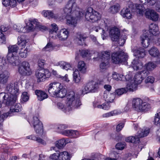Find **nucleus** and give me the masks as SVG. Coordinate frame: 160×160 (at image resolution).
I'll return each mask as SVG.
<instances>
[{"mask_svg": "<svg viewBox=\"0 0 160 160\" xmlns=\"http://www.w3.org/2000/svg\"><path fill=\"white\" fill-rule=\"evenodd\" d=\"M110 52L108 51H103L102 52L101 54V58L102 61H108L110 59Z\"/></svg>", "mask_w": 160, "mask_h": 160, "instance_id": "34", "label": "nucleus"}, {"mask_svg": "<svg viewBox=\"0 0 160 160\" xmlns=\"http://www.w3.org/2000/svg\"><path fill=\"white\" fill-rule=\"evenodd\" d=\"M80 52L81 55L82 57H88L90 56V53L89 51L86 50H82L81 51H79Z\"/></svg>", "mask_w": 160, "mask_h": 160, "instance_id": "52", "label": "nucleus"}, {"mask_svg": "<svg viewBox=\"0 0 160 160\" xmlns=\"http://www.w3.org/2000/svg\"><path fill=\"white\" fill-rule=\"evenodd\" d=\"M72 130H66L63 131L62 133L63 135L68 136H70Z\"/></svg>", "mask_w": 160, "mask_h": 160, "instance_id": "63", "label": "nucleus"}, {"mask_svg": "<svg viewBox=\"0 0 160 160\" xmlns=\"http://www.w3.org/2000/svg\"><path fill=\"white\" fill-rule=\"evenodd\" d=\"M119 5H116L111 7L109 9V12L112 13L117 12L119 10Z\"/></svg>", "mask_w": 160, "mask_h": 160, "instance_id": "50", "label": "nucleus"}, {"mask_svg": "<svg viewBox=\"0 0 160 160\" xmlns=\"http://www.w3.org/2000/svg\"><path fill=\"white\" fill-rule=\"evenodd\" d=\"M59 160H70L71 155L66 151L59 152Z\"/></svg>", "mask_w": 160, "mask_h": 160, "instance_id": "23", "label": "nucleus"}, {"mask_svg": "<svg viewBox=\"0 0 160 160\" xmlns=\"http://www.w3.org/2000/svg\"><path fill=\"white\" fill-rule=\"evenodd\" d=\"M145 14L147 18L154 21H157L159 18L158 14L153 10H147Z\"/></svg>", "mask_w": 160, "mask_h": 160, "instance_id": "15", "label": "nucleus"}, {"mask_svg": "<svg viewBox=\"0 0 160 160\" xmlns=\"http://www.w3.org/2000/svg\"><path fill=\"white\" fill-rule=\"evenodd\" d=\"M144 33L141 36V43L142 46L144 48L148 47L149 45L150 36L148 34Z\"/></svg>", "mask_w": 160, "mask_h": 160, "instance_id": "16", "label": "nucleus"}, {"mask_svg": "<svg viewBox=\"0 0 160 160\" xmlns=\"http://www.w3.org/2000/svg\"><path fill=\"white\" fill-rule=\"evenodd\" d=\"M9 114V113L7 112L1 115L0 116V122L2 123L4 121V119L7 118Z\"/></svg>", "mask_w": 160, "mask_h": 160, "instance_id": "60", "label": "nucleus"}, {"mask_svg": "<svg viewBox=\"0 0 160 160\" xmlns=\"http://www.w3.org/2000/svg\"><path fill=\"white\" fill-rule=\"evenodd\" d=\"M120 62L127 61L128 58V55L126 53L122 51L119 52Z\"/></svg>", "mask_w": 160, "mask_h": 160, "instance_id": "44", "label": "nucleus"}, {"mask_svg": "<svg viewBox=\"0 0 160 160\" xmlns=\"http://www.w3.org/2000/svg\"><path fill=\"white\" fill-rule=\"evenodd\" d=\"M155 80L154 78L152 76H148L145 80V82L146 83H153Z\"/></svg>", "mask_w": 160, "mask_h": 160, "instance_id": "61", "label": "nucleus"}, {"mask_svg": "<svg viewBox=\"0 0 160 160\" xmlns=\"http://www.w3.org/2000/svg\"><path fill=\"white\" fill-rule=\"evenodd\" d=\"M35 92L37 96L38 100L40 101H42L48 97V94L44 91L36 90H35Z\"/></svg>", "mask_w": 160, "mask_h": 160, "instance_id": "19", "label": "nucleus"}, {"mask_svg": "<svg viewBox=\"0 0 160 160\" xmlns=\"http://www.w3.org/2000/svg\"><path fill=\"white\" fill-rule=\"evenodd\" d=\"M132 51L134 55L138 58H143L145 55V50L143 49L139 48L137 49H133Z\"/></svg>", "mask_w": 160, "mask_h": 160, "instance_id": "24", "label": "nucleus"}, {"mask_svg": "<svg viewBox=\"0 0 160 160\" xmlns=\"http://www.w3.org/2000/svg\"><path fill=\"white\" fill-rule=\"evenodd\" d=\"M145 10V8L142 6V5L137 4L136 5V12L140 15H142Z\"/></svg>", "mask_w": 160, "mask_h": 160, "instance_id": "45", "label": "nucleus"}, {"mask_svg": "<svg viewBox=\"0 0 160 160\" xmlns=\"http://www.w3.org/2000/svg\"><path fill=\"white\" fill-rule=\"evenodd\" d=\"M50 158L52 160H59V153H54L51 155Z\"/></svg>", "mask_w": 160, "mask_h": 160, "instance_id": "58", "label": "nucleus"}, {"mask_svg": "<svg viewBox=\"0 0 160 160\" xmlns=\"http://www.w3.org/2000/svg\"><path fill=\"white\" fill-rule=\"evenodd\" d=\"M43 13L44 17H48V18H55L53 12L52 11L44 10L43 11Z\"/></svg>", "mask_w": 160, "mask_h": 160, "instance_id": "41", "label": "nucleus"}, {"mask_svg": "<svg viewBox=\"0 0 160 160\" xmlns=\"http://www.w3.org/2000/svg\"><path fill=\"white\" fill-rule=\"evenodd\" d=\"M18 48V47L17 45H9L8 47V53L13 54L14 55H17Z\"/></svg>", "mask_w": 160, "mask_h": 160, "instance_id": "32", "label": "nucleus"}, {"mask_svg": "<svg viewBox=\"0 0 160 160\" xmlns=\"http://www.w3.org/2000/svg\"><path fill=\"white\" fill-rule=\"evenodd\" d=\"M132 10L130 8H123L120 12L121 15L123 18H126L128 19H130L132 18Z\"/></svg>", "mask_w": 160, "mask_h": 160, "instance_id": "18", "label": "nucleus"}, {"mask_svg": "<svg viewBox=\"0 0 160 160\" xmlns=\"http://www.w3.org/2000/svg\"><path fill=\"white\" fill-rule=\"evenodd\" d=\"M6 92L9 95V97H11V99L16 98L19 94V89L17 82L9 83L8 84L6 88Z\"/></svg>", "mask_w": 160, "mask_h": 160, "instance_id": "4", "label": "nucleus"}, {"mask_svg": "<svg viewBox=\"0 0 160 160\" xmlns=\"http://www.w3.org/2000/svg\"><path fill=\"white\" fill-rule=\"evenodd\" d=\"M77 38L78 39V44L80 45H83L85 43L84 41L87 37L84 35L79 34L77 36Z\"/></svg>", "mask_w": 160, "mask_h": 160, "instance_id": "46", "label": "nucleus"}, {"mask_svg": "<svg viewBox=\"0 0 160 160\" xmlns=\"http://www.w3.org/2000/svg\"><path fill=\"white\" fill-rule=\"evenodd\" d=\"M13 54L8 53L7 59L8 62L13 66L18 65L19 63L18 57Z\"/></svg>", "mask_w": 160, "mask_h": 160, "instance_id": "14", "label": "nucleus"}, {"mask_svg": "<svg viewBox=\"0 0 160 160\" xmlns=\"http://www.w3.org/2000/svg\"><path fill=\"white\" fill-rule=\"evenodd\" d=\"M119 52H114L112 54L111 58L112 62L115 63L120 62Z\"/></svg>", "mask_w": 160, "mask_h": 160, "instance_id": "33", "label": "nucleus"}, {"mask_svg": "<svg viewBox=\"0 0 160 160\" xmlns=\"http://www.w3.org/2000/svg\"><path fill=\"white\" fill-rule=\"evenodd\" d=\"M88 86L89 87V91L90 92H95L96 90V87L95 85L91 82L88 83Z\"/></svg>", "mask_w": 160, "mask_h": 160, "instance_id": "51", "label": "nucleus"}, {"mask_svg": "<svg viewBox=\"0 0 160 160\" xmlns=\"http://www.w3.org/2000/svg\"><path fill=\"white\" fill-rule=\"evenodd\" d=\"M18 72L21 74L23 75H31L32 71L28 62H22L18 68Z\"/></svg>", "mask_w": 160, "mask_h": 160, "instance_id": "10", "label": "nucleus"}, {"mask_svg": "<svg viewBox=\"0 0 160 160\" xmlns=\"http://www.w3.org/2000/svg\"><path fill=\"white\" fill-rule=\"evenodd\" d=\"M60 89L54 97L62 98L66 96V106L64 107L62 105H61V108L62 110L65 112H69L72 109L78 108L81 105L80 95L77 93L73 91L67 92L66 89L63 88L62 85Z\"/></svg>", "mask_w": 160, "mask_h": 160, "instance_id": "1", "label": "nucleus"}, {"mask_svg": "<svg viewBox=\"0 0 160 160\" xmlns=\"http://www.w3.org/2000/svg\"><path fill=\"white\" fill-rule=\"evenodd\" d=\"M139 137L138 136H130L127 138L125 139V141L133 143H137L139 142Z\"/></svg>", "mask_w": 160, "mask_h": 160, "instance_id": "35", "label": "nucleus"}, {"mask_svg": "<svg viewBox=\"0 0 160 160\" xmlns=\"http://www.w3.org/2000/svg\"><path fill=\"white\" fill-rule=\"evenodd\" d=\"M51 75L50 72L48 69H43L38 70L35 74L38 82L43 81L45 79L49 78Z\"/></svg>", "mask_w": 160, "mask_h": 160, "instance_id": "8", "label": "nucleus"}, {"mask_svg": "<svg viewBox=\"0 0 160 160\" xmlns=\"http://www.w3.org/2000/svg\"><path fill=\"white\" fill-rule=\"evenodd\" d=\"M81 79L79 71L76 69L73 72V81L76 83L79 82Z\"/></svg>", "mask_w": 160, "mask_h": 160, "instance_id": "29", "label": "nucleus"}, {"mask_svg": "<svg viewBox=\"0 0 160 160\" xmlns=\"http://www.w3.org/2000/svg\"><path fill=\"white\" fill-rule=\"evenodd\" d=\"M18 44L20 47L22 48L19 52V54L20 56L22 58H26L28 55V52L30 51V49L27 47L25 49L27 42L25 40L24 36L22 35L19 37L18 39Z\"/></svg>", "mask_w": 160, "mask_h": 160, "instance_id": "5", "label": "nucleus"}, {"mask_svg": "<svg viewBox=\"0 0 160 160\" xmlns=\"http://www.w3.org/2000/svg\"><path fill=\"white\" fill-rule=\"evenodd\" d=\"M154 123L156 125H160V111L155 115Z\"/></svg>", "mask_w": 160, "mask_h": 160, "instance_id": "48", "label": "nucleus"}, {"mask_svg": "<svg viewBox=\"0 0 160 160\" xmlns=\"http://www.w3.org/2000/svg\"><path fill=\"white\" fill-rule=\"evenodd\" d=\"M66 144V141L64 138L57 141L55 142L56 146L59 148H62Z\"/></svg>", "mask_w": 160, "mask_h": 160, "instance_id": "40", "label": "nucleus"}, {"mask_svg": "<svg viewBox=\"0 0 160 160\" xmlns=\"http://www.w3.org/2000/svg\"><path fill=\"white\" fill-rule=\"evenodd\" d=\"M52 29L50 30V37L53 39L57 37L61 41L66 40L68 36L69 32L65 28L61 29L57 33V31L58 30V27L55 23L51 24Z\"/></svg>", "mask_w": 160, "mask_h": 160, "instance_id": "2", "label": "nucleus"}, {"mask_svg": "<svg viewBox=\"0 0 160 160\" xmlns=\"http://www.w3.org/2000/svg\"><path fill=\"white\" fill-rule=\"evenodd\" d=\"M137 86L138 85L133 80H131L127 83L126 89L127 90V91L133 92L137 89Z\"/></svg>", "mask_w": 160, "mask_h": 160, "instance_id": "25", "label": "nucleus"}, {"mask_svg": "<svg viewBox=\"0 0 160 160\" xmlns=\"http://www.w3.org/2000/svg\"><path fill=\"white\" fill-rule=\"evenodd\" d=\"M132 108L138 112L147 110L150 108V105L144 102L140 98H137L133 99L132 103Z\"/></svg>", "mask_w": 160, "mask_h": 160, "instance_id": "3", "label": "nucleus"}, {"mask_svg": "<svg viewBox=\"0 0 160 160\" xmlns=\"http://www.w3.org/2000/svg\"><path fill=\"white\" fill-rule=\"evenodd\" d=\"M29 22L30 23H32V24H34L35 26L36 27H39L40 29L41 30H46L47 29V28H46L45 27L42 25H39L38 26V21L37 20L35 19H30L29 20Z\"/></svg>", "mask_w": 160, "mask_h": 160, "instance_id": "43", "label": "nucleus"}, {"mask_svg": "<svg viewBox=\"0 0 160 160\" xmlns=\"http://www.w3.org/2000/svg\"><path fill=\"white\" fill-rule=\"evenodd\" d=\"M122 112L120 110H115L110 112L103 114V116L105 118H108L111 116L120 114Z\"/></svg>", "mask_w": 160, "mask_h": 160, "instance_id": "31", "label": "nucleus"}, {"mask_svg": "<svg viewBox=\"0 0 160 160\" xmlns=\"http://www.w3.org/2000/svg\"><path fill=\"white\" fill-rule=\"evenodd\" d=\"M150 33L149 36H151L152 35L156 36L159 33L158 28L156 24L152 23L150 24L149 27V31H147Z\"/></svg>", "mask_w": 160, "mask_h": 160, "instance_id": "17", "label": "nucleus"}, {"mask_svg": "<svg viewBox=\"0 0 160 160\" xmlns=\"http://www.w3.org/2000/svg\"><path fill=\"white\" fill-rule=\"evenodd\" d=\"M21 98L24 102H26L28 100L29 97L28 95V92H25L22 93L21 96Z\"/></svg>", "mask_w": 160, "mask_h": 160, "instance_id": "57", "label": "nucleus"}, {"mask_svg": "<svg viewBox=\"0 0 160 160\" xmlns=\"http://www.w3.org/2000/svg\"><path fill=\"white\" fill-rule=\"evenodd\" d=\"M125 146V142L118 143L116 144V148L118 149L122 150L124 149Z\"/></svg>", "mask_w": 160, "mask_h": 160, "instance_id": "56", "label": "nucleus"}, {"mask_svg": "<svg viewBox=\"0 0 160 160\" xmlns=\"http://www.w3.org/2000/svg\"><path fill=\"white\" fill-rule=\"evenodd\" d=\"M148 75V72L147 71H142L139 72L134 76L133 81L138 85L141 83L143 80Z\"/></svg>", "mask_w": 160, "mask_h": 160, "instance_id": "12", "label": "nucleus"}, {"mask_svg": "<svg viewBox=\"0 0 160 160\" xmlns=\"http://www.w3.org/2000/svg\"><path fill=\"white\" fill-rule=\"evenodd\" d=\"M156 65L153 62H149L145 65L144 67L146 69V70H144V71H147L148 72V75L149 73V72L154 70L156 67Z\"/></svg>", "mask_w": 160, "mask_h": 160, "instance_id": "30", "label": "nucleus"}, {"mask_svg": "<svg viewBox=\"0 0 160 160\" xmlns=\"http://www.w3.org/2000/svg\"><path fill=\"white\" fill-rule=\"evenodd\" d=\"M94 106L95 107H97L98 108L102 109L104 110H108L110 107V106L108 102H105L102 105L94 104Z\"/></svg>", "mask_w": 160, "mask_h": 160, "instance_id": "38", "label": "nucleus"}, {"mask_svg": "<svg viewBox=\"0 0 160 160\" xmlns=\"http://www.w3.org/2000/svg\"><path fill=\"white\" fill-rule=\"evenodd\" d=\"M132 66L134 70H136L141 69L143 67V64L136 58L132 62Z\"/></svg>", "mask_w": 160, "mask_h": 160, "instance_id": "22", "label": "nucleus"}, {"mask_svg": "<svg viewBox=\"0 0 160 160\" xmlns=\"http://www.w3.org/2000/svg\"><path fill=\"white\" fill-rule=\"evenodd\" d=\"M53 47L51 43H48L47 45L43 49V51H50L52 50Z\"/></svg>", "mask_w": 160, "mask_h": 160, "instance_id": "54", "label": "nucleus"}, {"mask_svg": "<svg viewBox=\"0 0 160 160\" xmlns=\"http://www.w3.org/2000/svg\"><path fill=\"white\" fill-rule=\"evenodd\" d=\"M6 63L5 58L2 57H0V70H2L3 67Z\"/></svg>", "mask_w": 160, "mask_h": 160, "instance_id": "55", "label": "nucleus"}, {"mask_svg": "<svg viewBox=\"0 0 160 160\" xmlns=\"http://www.w3.org/2000/svg\"><path fill=\"white\" fill-rule=\"evenodd\" d=\"M127 90L125 88H122L117 89L115 91L116 95L120 96L127 92Z\"/></svg>", "mask_w": 160, "mask_h": 160, "instance_id": "49", "label": "nucleus"}, {"mask_svg": "<svg viewBox=\"0 0 160 160\" xmlns=\"http://www.w3.org/2000/svg\"><path fill=\"white\" fill-rule=\"evenodd\" d=\"M45 62L44 60L43 59L38 60V66L41 68L42 67L45 63Z\"/></svg>", "mask_w": 160, "mask_h": 160, "instance_id": "64", "label": "nucleus"}, {"mask_svg": "<svg viewBox=\"0 0 160 160\" xmlns=\"http://www.w3.org/2000/svg\"><path fill=\"white\" fill-rule=\"evenodd\" d=\"M149 132V129L148 128H144L142 129L141 132L139 133L138 135L139 138L146 136Z\"/></svg>", "mask_w": 160, "mask_h": 160, "instance_id": "39", "label": "nucleus"}, {"mask_svg": "<svg viewBox=\"0 0 160 160\" xmlns=\"http://www.w3.org/2000/svg\"><path fill=\"white\" fill-rule=\"evenodd\" d=\"M125 124L124 121H121L116 126V130L117 132L120 131L123 128Z\"/></svg>", "mask_w": 160, "mask_h": 160, "instance_id": "53", "label": "nucleus"}, {"mask_svg": "<svg viewBox=\"0 0 160 160\" xmlns=\"http://www.w3.org/2000/svg\"><path fill=\"white\" fill-rule=\"evenodd\" d=\"M62 87V84L57 82L50 83L48 87V91L52 97H54Z\"/></svg>", "mask_w": 160, "mask_h": 160, "instance_id": "9", "label": "nucleus"}, {"mask_svg": "<svg viewBox=\"0 0 160 160\" xmlns=\"http://www.w3.org/2000/svg\"><path fill=\"white\" fill-rule=\"evenodd\" d=\"M0 100L1 101L2 100V102L7 105H11L16 101V98L11 99V97L7 93L2 92L0 93Z\"/></svg>", "mask_w": 160, "mask_h": 160, "instance_id": "11", "label": "nucleus"}, {"mask_svg": "<svg viewBox=\"0 0 160 160\" xmlns=\"http://www.w3.org/2000/svg\"><path fill=\"white\" fill-rule=\"evenodd\" d=\"M109 34L112 41H118L120 36V31L118 28L113 27L111 28L109 31Z\"/></svg>", "mask_w": 160, "mask_h": 160, "instance_id": "13", "label": "nucleus"}, {"mask_svg": "<svg viewBox=\"0 0 160 160\" xmlns=\"http://www.w3.org/2000/svg\"><path fill=\"white\" fill-rule=\"evenodd\" d=\"M148 52L151 56L154 57H158L160 54L158 50L155 47H152L148 51Z\"/></svg>", "mask_w": 160, "mask_h": 160, "instance_id": "28", "label": "nucleus"}, {"mask_svg": "<svg viewBox=\"0 0 160 160\" xmlns=\"http://www.w3.org/2000/svg\"><path fill=\"white\" fill-rule=\"evenodd\" d=\"M9 77V72L4 71L0 73V84H4L8 81Z\"/></svg>", "mask_w": 160, "mask_h": 160, "instance_id": "20", "label": "nucleus"}, {"mask_svg": "<svg viewBox=\"0 0 160 160\" xmlns=\"http://www.w3.org/2000/svg\"><path fill=\"white\" fill-rule=\"evenodd\" d=\"M29 122L33 125L36 133L39 135L42 134L43 132V126L42 122L38 118V114L34 116L32 118L29 119Z\"/></svg>", "mask_w": 160, "mask_h": 160, "instance_id": "7", "label": "nucleus"}, {"mask_svg": "<svg viewBox=\"0 0 160 160\" xmlns=\"http://www.w3.org/2000/svg\"><path fill=\"white\" fill-rule=\"evenodd\" d=\"M82 94H85L88 92H90V91H89V87L88 86V84L86 86H85L82 89Z\"/></svg>", "mask_w": 160, "mask_h": 160, "instance_id": "62", "label": "nucleus"}, {"mask_svg": "<svg viewBox=\"0 0 160 160\" xmlns=\"http://www.w3.org/2000/svg\"><path fill=\"white\" fill-rule=\"evenodd\" d=\"M22 106L20 103H17L11 107L10 111L12 112H18L21 110Z\"/></svg>", "mask_w": 160, "mask_h": 160, "instance_id": "37", "label": "nucleus"}, {"mask_svg": "<svg viewBox=\"0 0 160 160\" xmlns=\"http://www.w3.org/2000/svg\"><path fill=\"white\" fill-rule=\"evenodd\" d=\"M71 134L70 137L73 138H77L79 135V133L77 131L72 130Z\"/></svg>", "mask_w": 160, "mask_h": 160, "instance_id": "59", "label": "nucleus"}, {"mask_svg": "<svg viewBox=\"0 0 160 160\" xmlns=\"http://www.w3.org/2000/svg\"><path fill=\"white\" fill-rule=\"evenodd\" d=\"M106 96V101L107 102H112L115 98V94L113 93H109L107 95L105 94L104 95V97L105 98Z\"/></svg>", "mask_w": 160, "mask_h": 160, "instance_id": "47", "label": "nucleus"}, {"mask_svg": "<svg viewBox=\"0 0 160 160\" xmlns=\"http://www.w3.org/2000/svg\"><path fill=\"white\" fill-rule=\"evenodd\" d=\"M129 75H126V77L122 74H118L117 72H114L112 74L113 78L116 80L124 81L125 80L129 81L130 78H128Z\"/></svg>", "mask_w": 160, "mask_h": 160, "instance_id": "21", "label": "nucleus"}, {"mask_svg": "<svg viewBox=\"0 0 160 160\" xmlns=\"http://www.w3.org/2000/svg\"><path fill=\"white\" fill-rule=\"evenodd\" d=\"M77 68H78L77 70L81 73H84L86 72L87 67L86 63L83 61H81L79 62Z\"/></svg>", "mask_w": 160, "mask_h": 160, "instance_id": "26", "label": "nucleus"}, {"mask_svg": "<svg viewBox=\"0 0 160 160\" xmlns=\"http://www.w3.org/2000/svg\"><path fill=\"white\" fill-rule=\"evenodd\" d=\"M109 61H102V62L100 64V68L101 71L103 72L106 70L108 67Z\"/></svg>", "mask_w": 160, "mask_h": 160, "instance_id": "36", "label": "nucleus"}, {"mask_svg": "<svg viewBox=\"0 0 160 160\" xmlns=\"http://www.w3.org/2000/svg\"><path fill=\"white\" fill-rule=\"evenodd\" d=\"M59 65L60 67L63 69L66 70L68 69H70L71 68V66L69 63L62 61L59 63Z\"/></svg>", "mask_w": 160, "mask_h": 160, "instance_id": "42", "label": "nucleus"}, {"mask_svg": "<svg viewBox=\"0 0 160 160\" xmlns=\"http://www.w3.org/2000/svg\"><path fill=\"white\" fill-rule=\"evenodd\" d=\"M85 17L87 21L95 22L100 19L101 15L99 13L93 10L92 8H89L85 12Z\"/></svg>", "mask_w": 160, "mask_h": 160, "instance_id": "6", "label": "nucleus"}, {"mask_svg": "<svg viewBox=\"0 0 160 160\" xmlns=\"http://www.w3.org/2000/svg\"><path fill=\"white\" fill-rule=\"evenodd\" d=\"M26 138L28 139H30L32 140L35 141L40 144L45 145L46 144V142L45 141L40 138L36 137L34 135L28 136Z\"/></svg>", "mask_w": 160, "mask_h": 160, "instance_id": "27", "label": "nucleus"}]
</instances>
